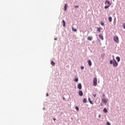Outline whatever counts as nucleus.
Instances as JSON below:
<instances>
[{
	"mask_svg": "<svg viewBox=\"0 0 125 125\" xmlns=\"http://www.w3.org/2000/svg\"><path fill=\"white\" fill-rule=\"evenodd\" d=\"M110 64H113V66H114V67H117L118 66V62H117V61H116V60L113 59L112 61L110 60Z\"/></svg>",
	"mask_w": 125,
	"mask_h": 125,
	"instance_id": "nucleus-1",
	"label": "nucleus"
},
{
	"mask_svg": "<svg viewBox=\"0 0 125 125\" xmlns=\"http://www.w3.org/2000/svg\"><path fill=\"white\" fill-rule=\"evenodd\" d=\"M93 85L94 86H96L97 85V78L95 77L93 79Z\"/></svg>",
	"mask_w": 125,
	"mask_h": 125,
	"instance_id": "nucleus-2",
	"label": "nucleus"
},
{
	"mask_svg": "<svg viewBox=\"0 0 125 125\" xmlns=\"http://www.w3.org/2000/svg\"><path fill=\"white\" fill-rule=\"evenodd\" d=\"M113 40L115 42H117V43H119V37L118 36H114L113 37Z\"/></svg>",
	"mask_w": 125,
	"mask_h": 125,
	"instance_id": "nucleus-3",
	"label": "nucleus"
},
{
	"mask_svg": "<svg viewBox=\"0 0 125 125\" xmlns=\"http://www.w3.org/2000/svg\"><path fill=\"white\" fill-rule=\"evenodd\" d=\"M107 101H108V99L103 98L102 99V102H103V103H107Z\"/></svg>",
	"mask_w": 125,
	"mask_h": 125,
	"instance_id": "nucleus-4",
	"label": "nucleus"
},
{
	"mask_svg": "<svg viewBox=\"0 0 125 125\" xmlns=\"http://www.w3.org/2000/svg\"><path fill=\"white\" fill-rule=\"evenodd\" d=\"M79 95H80V96H83V91L79 90Z\"/></svg>",
	"mask_w": 125,
	"mask_h": 125,
	"instance_id": "nucleus-5",
	"label": "nucleus"
},
{
	"mask_svg": "<svg viewBox=\"0 0 125 125\" xmlns=\"http://www.w3.org/2000/svg\"><path fill=\"white\" fill-rule=\"evenodd\" d=\"M77 87L79 89H82V84H81V83H79L77 86Z\"/></svg>",
	"mask_w": 125,
	"mask_h": 125,
	"instance_id": "nucleus-6",
	"label": "nucleus"
},
{
	"mask_svg": "<svg viewBox=\"0 0 125 125\" xmlns=\"http://www.w3.org/2000/svg\"><path fill=\"white\" fill-rule=\"evenodd\" d=\"M99 38L101 40H102V41H103L104 40V38L103 37V35H102L101 34H100L99 35Z\"/></svg>",
	"mask_w": 125,
	"mask_h": 125,
	"instance_id": "nucleus-7",
	"label": "nucleus"
},
{
	"mask_svg": "<svg viewBox=\"0 0 125 125\" xmlns=\"http://www.w3.org/2000/svg\"><path fill=\"white\" fill-rule=\"evenodd\" d=\"M88 64L89 66H91L92 63H91V61H90V60H89L88 61Z\"/></svg>",
	"mask_w": 125,
	"mask_h": 125,
	"instance_id": "nucleus-8",
	"label": "nucleus"
},
{
	"mask_svg": "<svg viewBox=\"0 0 125 125\" xmlns=\"http://www.w3.org/2000/svg\"><path fill=\"white\" fill-rule=\"evenodd\" d=\"M88 41H92V37L89 36L87 37Z\"/></svg>",
	"mask_w": 125,
	"mask_h": 125,
	"instance_id": "nucleus-9",
	"label": "nucleus"
},
{
	"mask_svg": "<svg viewBox=\"0 0 125 125\" xmlns=\"http://www.w3.org/2000/svg\"><path fill=\"white\" fill-rule=\"evenodd\" d=\"M116 60L117 61V62H120V61H121V59L119 57H116Z\"/></svg>",
	"mask_w": 125,
	"mask_h": 125,
	"instance_id": "nucleus-10",
	"label": "nucleus"
},
{
	"mask_svg": "<svg viewBox=\"0 0 125 125\" xmlns=\"http://www.w3.org/2000/svg\"><path fill=\"white\" fill-rule=\"evenodd\" d=\"M101 28H100V27H98L97 29V31L99 33H100V32H101Z\"/></svg>",
	"mask_w": 125,
	"mask_h": 125,
	"instance_id": "nucleus-11",
	"label": "nucleus"
},
{
	"mask_svg": "<svg viewBox=\"0 0 125 125\" xmlns=\"http://www.w3.org/2000/svg\"><path fill=\"white\" fill-rule=\"evenodd\" d=\"M51 64L52 65V66H55V62H53V61H52L51 62Z\"/></svg>",
	"mask_w": 125,
	"mask_h": 125,
	"instance_id": "nucleus-12",
	"label": "nucleus"
},
{
	"mask_svg": "<svg viewBox=\"0 0 125 125\" xmlns=\"http://www.w3.org/2000/svg\"><path fill=\"white\" fill-rule=\"evenodd\" d=\"M64 11H66L67 10V4H65L64 6Z\"/></svg>",
	"mask_w": 125,
	"mask_h": 125,
	"instance_id": "nucleus-13",
	"label": "nucleus"
},
{
	"mask_svg": "<svg viewBox=\"0 0 125 125\" xmlns=\"http://www.w3.org/2000/svg\"><path fill=\"white\" fill-rule=\"evenodd\" d=\"M62 23H63V27H65L66 22H65L64 20H62Z\"/></svg>",
	"mask_w": 125,
	"mask_h": 125,
	"instance_id": "nucleus-14",
	"label": "nucleus"
},
{
	"mask_svg": "<svg viewBox=\"0 0 125 125\" xmlns=\"http://www.w3.org/2000/svg\"><path fill=\"white\" fill-rule=\"evenodd\" d=\"M108 20H109V22H112V17H109Z\"/></svg>",
	"mask_w": 125,
	"mask_h": 125,
	"instance_id": "nucleus-15",
	"label": "nucleus"
},
{
	"mask_svg": "<svg viewBox=\"0 0 125 125\" xmlns=\"http://www.w3.org/2000/svg\"><path fill=\"white\" fill-rule=\"evenodd\" d=\"M88 101L90 102V104H92V105H93V103H92V101L90 100V98L88 99Z\"/></svg>",
	"mask_w": 125,
	"mask_h": 125,
	"instance_id": "nucleus-16",
	"label": "nucleus"
},
{
	"mask_svg": "<svg viewBox=\"0 0 125 125\" xmlns=\"http://www.w3.org/2000/svg\"><path fill=\"white\" fill-rule=\"evenodd\" d=\"M108 4V5L110 4V1H108V0H106L105 2V4Z\"/></svg>",
	"mask_w": 125,
	"mask_h": 125,
	"instance_id": "nucleus-17",
	"label": "nucleus"
},
{
	"mask_svg": "<svg viewBox=\"0 0 125 125\" xmlns=\"http://www.w3.org/2000/svg\"><path fill=\"white\" fill-rule=\"evenodd\" d=\"M74 82H76V83H78V82H79V79L78 78L74 79Z\"/></svg>",
	"mask_w": 125,
	"mask_h": 125,
	"instance_id": "nucleus-18",
	"label": "nucleus"
},
{
	"mask_svg": "<svg viewBox=\"0 0 125 125\" xmlns=\"http://www.w3.org/2000/svg\"><path fill=\"white\" fill-rule=\"evenodd\" d=\"M72 30L73 32H77V29L76 28L72 27Z\"/></svg>",
	"mask_w": 125,
	"mask_h": 125,
	"instance_id": "nucleus-19",
	"label": "nucleus"
},
{
	"mask_svg": "<svg viewBox=\"0 0 125 125\" xmlns=\"http://www.w3.org/2000/svg\"><path fill=\"white\" fill-rule=\"evenodd\" d=\"M103 111L104 112V113H107V112H108V111H107V109L106 108H104L103 110Z\"/></svg>",
	"mask_w": 125,
	"mask_h": 125,
	"instance_id": "nucleus-20",
	"label": "nucleus"
},
{
	"mask_svg": "<svg viewBox=\"0 0 125 125\" xmlns=\"http://www.w3.org/2000/svg\"><path fill=\"white\" fill-rule=\"evenodd\" d=\"M83 103H86V99L84 98L83 99Z\"/></svg>",
	"mask_w": 125,
	"mask_h": 125,
	"instance_id": "nucleus-21",
	"label": "nucleus"
},
{
	"mask_svg": "<svg viewBox=\"0 0 125 125\" xmlns=\"http://www.w3.org/2000/svg\"><path fill=\"white\" fill-rule=\"evenodd\" d=\"M109 6H110V5H109L108 6H104L105 9H107V8H108Z\"/></svg>",
	"mask_w": 125,
	"mask_h": 125,
	"instance_id": "nucleus-22",
	"label": "nucleus"
},
{
	"mask_svg": "<svg viewBox=\"0 0 125 125\" xmlns=\"http://www.w3.org/2000/svg\"><path fill=\"white\" fill-rule=\"evenodd\" d=\"M75 109L77 110V111H79V107L78 106H76Z\"/></svg>",
	"mask_w": 125,
	"mask_h": 125,
	"instance_id": "nucleus-23",
	"label": "nucleus"
},
{
	"mask_svg": "<svg viewBox=\"0 0 125 125\" xmlns=\"http://www.w3.org/2000/svg\"><path fill=\"white\" fill-rule=\"evenodd\" d=\"M101 24L102 25V26H103L104 25V23L103 22L101 21Z\"/></svg>",
	"mask_w": 125,
	"mask_h": 125,
	"instance_id": "nucleus-24",
	"label": "nucleus"
},
{
	"mask_svg": "<svg viewBox=\"0 0 125 125\" xmlns=\"http://www.w3.org/2000/svg\"><path fill=\"white\" fill-rule=\"evenodd\" d=\"M93 96H94V97H96V94H93Z\"/></svg>",
	"mask_w": 125,
	"mask_h": 125,
	"instance_id": "nucleus-25",
	"label": "nucleus"
},
{
	"mask_svg": "<svg viewBox=\"0 0 125 125\" xmlns=\"http://www.w3.org/2000/svg\"><path fill=\"white\" fill-rule=\"evenodd\" d=\"M81 68L82 69V70H83V69H84V67L83 66H81Z\"/></svg>",
	"mask_w": 125,
	"mask_h": 125,
	"instance_id": "nucleus-26",
	"label": "nucleus"
},
{
	"mask_svg": "<svg viewBox=\"0 0 125 125\" xmlns=\"http://www.w3.org/2000/svg\"><path fill=\"white\" fill-rule=\"evenodd\" d=\"M106 125H111V124L109 122H107Z\"/></svg>",
	"mask_w": 125,
	"mask_h": 125,
	"instance_id": "nucleus-27",
	"label": "nucleus"
},
{
	"mask_svg": "<svg viewBox=\"0 0 125 125\" xmlns=\"http://www.w3.org/2000/svg\"><path fill=\"white\" fill-rule=\"evenodd\" d=\"M53 121H54V122H55V121H56V119H55V118H53Z\"/></svg>",
	"mask_w": 125,
	"mask_h": 125,
	"instance_id": "nucleus-28",
	"label": "nucleus"
},
{
	"mask_svg": "<svg viewBox=\"0 0 125 125\" xmlns=\"http://www.w3.org/2000/svg\"><path fill=\"white\" fill-rule=\"evenodd\" d=\"M104 96H105V94H103V97H104Z\"/></svg>",
	"mask_w": 125,
	"mask_h": 125,
	"instance_id": "nucleus-29",
	"label": "nucleus"
},
{
	"mask_svg": "<svg viewBox=\"0 0 125 125\" xmlns=\"http://www.w3.org/2000/svg\"><path fill=\"white\" fill-rule=\"evenodd\" d=\"M78 7H79V6H75L76 8H78Z\"/></svg>",
	"mask_w": 125,
	"mask_h": 125,
	"instance_id": "nucleus-30",
	"label": "nucleus"
},
{
	"mask_svg": "<svg viewBox=\"0 0 125 125\" xmlns=\"http://www.w3.org/2000/svg\"><path fill=\"white\" fill-rule=\"evenodd\" d=\"M99 118H101V115L100 114L99 115Z\"/></svg>",
	"mask_w": 125,
	"mask_h": 125,
	"instance_id": "nucleus-31",
	"label": "nucleus"
},
{
	"mask_svg": "<svg viewBox=\"0 0 125 125\" xmlns=\"http://www.w3.org/2000/svg\"><path fill=\"white\" fill-rule=\"evenodd\" d=\"M54 40H55V41H56L57 40V39L55 38Z\"/></svg>",
	"mask_w": 125,
	"mask_h": 125,
	"instance_id": "nucleus-32",
	"label": "nucleus"
},
{
	"mask_svg": "<svg viewBox=\"0 0 125 125\" xmlns=\"http://www.w3.org/2000/svg\"><path fill=\"white\" fill-rule=\"evenodd\" d=\"M47 96H48V93H47Z\"/></svg>",
	"mask_w": 125,
	"mask_h": 125,
	"instance_id": "nucleus-33",
	"label": "nucleus"
}]
</instances>
